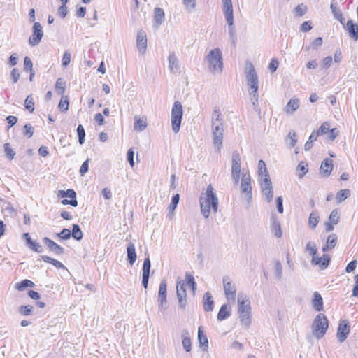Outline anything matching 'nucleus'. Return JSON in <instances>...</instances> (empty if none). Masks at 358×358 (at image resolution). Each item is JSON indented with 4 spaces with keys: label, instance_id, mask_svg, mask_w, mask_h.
<instances>
[{
    "label": "nucleus",
    "instance_id": "27",
    "mask_svg": "<svg viewBox=\"0 0 358 358\" xmlns=\"http://www.w3.org/2000/svg\"><path fill=\"white\" fill-rule=\"evenodd\" d=\"M231 315V307L227 304H223L217 316V320L222 321L227 319Z\"/></svg>",
    "mask_w": 358,
    "mask_h": 358
},
{
    "label": "nucleus",
    "instance_id": "46",
    "mask_svg": "<svg viewBox=\"0 0 358 358\" xmlns=\"http://www.w3.org/2000/svg\"><path fill=\"white\" fill-rule=\"evenodd\" d=\"M274 272L275 278L278 280H280L282 277V266L278 260L274 262Z\"/></svg>",
    "mask_w": 358,
    "mask_h": 358
},
{
    "label": "nucleus",
    "instance_id": "8",
    "mask_svg": "<svg viewBox=\"0 0 358 358\" xmlns=\"http://www.w3.org/2000/svg\"><path fill=\"white\" fill-rule=\"evenodd\" d=\"M260 186L262 193L265 196L266 201L268 203L271 202L273 198V190L269 175H264V178L260 179Z\"/></svg>",
    "mask_w": 358,
    "mask_h": 358
},
{
    "label": "nucleus",
    "instance_id": "16",
    "mask_svg": "<svg viewBox=\"0 0 358 358\" xmlns=\"http://www.w3.org/2000/svg\"><path fill=\"white\" fill-rule=\"evenodd\" d=\"M136 45L139 52L145 53L147 48V36L145 31L140 30L137 34Z\"/></svg>",
    "mask_w": 358,
    "mask_h": 358
},
{
    "label": "nucleus",
    "instance_id": "60",
    "mask_svg": "<svg viewBox=\"0 0 358 358\" xmlns=\"http://www.w3.org/2000/svg\"><path fill=\"white\" fill-rule=\"evenodd\" d=\"M57 236L61 239L67 240L70 238L71 236V231L68 229H64L61 231V232L58 233Z\"/></svg>",
    "mask_w": 358,
    "mask_h": 358
},
{
    "label": "nucleus",
    "instance_id": "48",
    "mask_svg": "<svg viewBox=\"0 0 358 358\" xmlns=\"http://www.w3.org/2000/svg\"><path fill=\"white\" fill-rule=\"evenodd\" d=\"M24 106L27 110H28L30 113H33L34 110V103L32 95H29L27 96L24 101Z\"/></svg>",
    "mask_w": 358,
    "mask_h": 358
},
{
    "label": "nucleus",
    "instance_id": "34",
    "mask_svg": "<svg viewBox=\"0 0 358 358\" xmlns=\"http://www.w3.org/2000/svg\"><path fill=\"white\" fill-rule=\"evenodd\" d=\"M41 258L44 262L52 264L57 268H65V266H64V264L62 263H61L59 261L55 259L50 257H48L47 255H42V256H41Z\"/></svg>",
    "mask_w": 358,
    "mask_h": 358
},
{
    "label": "nucleus",
    "instance_id": "31",
    "mask_svg": "<svg viewBox=\"0 0 358 358\" xmlns=\"http://www.w3.org/2000/svg\"><path fill=\"white\" fill-rule=\"evenodd\" d=\"M313 306L317 311H320L323 309V300L317 292H314Z\"/></svg>",
    "mask_w": 358,
    "mask_h": 358
},
{
    "label": "nucleus",
    "instance_id": "1",
    "mask_svg": "<svg viewBox=\"0 0 358 358\" xmlns=\"http://www.w3.org/2000/svg\"><path fill=\"white\" fill-rule=\"evenodd\" d=\"M201 212L205 218H208L210 208L213 213H217L218 208V199L212 185L207 187L205 193L201 194L199 198Z\"/></svg>",
    "mask_w": 358,
    "mask_h": 358
},
{
    "label": "nucleus",
    "instance_id": "9",
    "mask_svg": "<svg viewBox=\"0 0 358 358\" xmlns=\"http://www.w3.org/2000/svg\"><path fill=\"white\" fill-rule=\"evenodd\" d=\"M250 176L248 173L242 174L241 180V193L245 196L248 203L252 201V193Z\"/></svg>",
    "mask_w": 358,
    "mask_h": 358
},
{
    "label": "nucleus",
    "instance_id": "10",
    "mask_svg": "<svg viewBox=\"0 0 358 358\" xmlns=\"http://www.w3.org/2000/svg\"><path fill=\"white\" fill-rule=\"evenodd\" d=\"M241 162L239 153L234 151L232 153L231 178L235 185H238L240 180Z\"/></svg>",
    "mask_w": 358,
    "mask_h": 358
},
{
    "label": "nucleus",
    "instance_id": "56",
    "mask_svg": "<svg viewBox=\"0 0 358 358\" xmlns=\"http://www.w3.org/2000/svg\"><path fill=\"white\" fill-rule=\"evenodd\" d=\"M330 124L328 122H324L322 124L320 127L317 129L318 133L321 135H324L326 134H328L329 131L330 130Z\"/></svg>",
    "mask_w": 358,
    "mask_h": 358
},
{
    "label": "nucleus",
    "instance_id": "21",
    "mask_svg": "<svg viewBox=\"0 0 358 358\" xmlns=\"http://www.w3.org/2000/svg\"><path fill=\"white\" fill-rule=\"evenodd\" d=\"M346 29L348 30L350 37L355 41L358 39V25L350 20L346 23Z\"/></svg>",
    "mask_w": 358,
    "mask_h": 358
},
{
    "label": "nucleus",
    "instance_id": "44",
    "mask_svg": "<svg viewBox=\"0 0 358 358\" xmlns=\"http://www.w3.org/2000/svg\"><path fill=\"white\" fill-rule=\"evenodd\" d=\"M27 246L31 250H32L36 252H38V253H41L43 251L42 245L39 243L35 242L32 240H28Z\"/></svg>",
    "mask_w": 358,
    "mask_h": 358
},
{
    "label": "nucleus",
    "instance_id": "14",
    "mask_svg": "<svg viewBox=\"0 0 358 358\" xmlns=\"http://www.w3.org/2000/svg\"><path fill=\"white\" fill-rule=\"evenodd\" d=\"M43 243L47 246L48 249L55 255H61L64 254V249L57 243L48 237L43 238Z\"/></svg>",
    "mask_w": 358,
    "mask_h": 358
},
{
    "label": "nucleus",
    "instance_id": "18",
    "mask_svg": "<svg viewBox=\"0 0 358 358\" xmlns=\"http://www.w3.org/2000/svg\"><path fill=\"white\" fill-rule=\"evenodd\" d=\"M169 68L171 73H177L180 72L179 61L173 52L169 55Z\"/></svg>",
    "mask_w": 358,
    "mask_h": 358
},
{
    "label": "nucleus",
    "instance_id": "57",
    "mask_svg": "<svg viewBox=\"0 0 358 358\" xmlns=\"http://www.w3.org/2000/svg\"><path fill=\"white\" fill-rule=\"evenodd\" d=\"M4 150H5L7 157L9 159H13L14 158V157L15 155V152L10 148V144L8 143H6L4 144Z\"/></svg>",
    "mask_w": 358,
    "mask_h": 358
},
{
    "label": "nucleus",
    "instance_id": "52",
    "mask_svg": "<svg viewBox=\"0 0 358 358\" xmlns=\"http://www.w3.org/2000/svg\"><path fill=\"white\" fill-rule=\"evenodd\" d=\"M297 170L301 173L299 174L300 178H303L308 171V164L303 162H301L297 166Z\"/></svg>",
    "mask_w": 358,
    "mask_h": 358
},
{
    "label": "nucleus",
    "instance_id": "24",
    "mask_svg": "<svg viewBox=\"0 0 358 358\" xmlns=\"http://www.w3.org/2000/svg\"><path fill=\"white\" fill-rule=\"evenodd\" d=\"M333 169L332 160L326 158L322 162L320 166V173L326 176H329Z\"/></svg>",
    "mask_w": 358,
    "mask_h": 358
},
{
    "label": "nucleus",
    "instance_id": "23",
    "mask_svg": "<svg viewBox=\"0 0 358 358\" xmlns=\"http://www.w3.org/2000/svg\"><path fill=\"white\" fill-rule=\"evenodd\" d=\"M182 345L186 352H190L192 349V343L189 331L184 329L182 331Z\"/></svg>",
    "mask_w": 358,
    "mask_h": 358
},
{
    "label": "nucleus",
    "instance_id": "37",
    "mask_svg": "<svg viewBox=\"0 0 358 358\" xmlns=\"http://www.w3.org/2000/svg\"><path fill=\"white\" fill-rule=\"evenodd\" d=\"M176 295L178 301V308L185 310L187 304V293H178Z\"/></svg>",
    "mask_w": 358,
    "mask_h": 358
},
{
    "label": "nucleus",
    "instance_id": "26",
    "mask_svg": "<svg viewBox=\"0 0 358 358\" xmlns=\"http://www.w3.org/2000/svg\"><path fill=\"white\" fill-rule=\"evenodd\" d=\"M214 301L212 299V295L210 292L205 293L203 299V306L205 311L210 312L213 310Z\"/></svg>",
    "mask_w": 358,
    "mask_h": 358
},
{
    "label": "nucleus",
    "instance_id": "42",
    "mask_svg": "<svg viewBox=\"0 0 358 358\" xmlns=\"http://www.w3.org/2000/svg\"><path fill=\"white\" fill-rule=\"evenodd\" d=\"M220 122H223V120L221 118V112L218 108H215L211 116V124Z\"/></svg>",
    "mask_w": 358,
    "mask_h": 358
},
{
    "label": "nucleus",
    "instance_id": "33",
    "mask_svg": "<svg viewBox=\"0 0 358 358\" xmlns=\"http://www.w3.org/2000/svg\"><path fill=\"white\" fill-rule=\"evenodd\" d=\"M234 13H231V21H228L227 17L226 18V21L227 24L229 25V34L230 37L231 38L232 42L235 44L236 41V34L235 28L234 27Z\"/></svg>",
    "mask_w": 358,
    "mask_h": 358
},
{
    "label": "nucleus",
    "instance_id": "13",
    "mask_svg": "<svg viewBox=\"0 0 358 358\" xmlns=\"http://www.w3.org/2000/svg\"><path fill=\"white\" fill-rule=\"evenodd\" d=\"M350 331L349 322L347 320H341L337 329V337L340 343L344 342Z\"/></svg>",
    "mask_w": 358,
    "mask_h": 358
},
{
    "label": "nucleus",
    "instance_id": "5",
    "mask_svg": "<svg viewBox=\"0 0 358 358\" xmlns=\"http://www.w3.org/2000/svg\"><path fill=\"white\" fill-rule=\"evenodd\" d=\"M182 115L181 103L178 101H175L171 109V128L176 134L180 131Z\"/></svg>",
    "mask_w": 358,
    "mask_h": 358
},
{
    "label": "nucleus",
    "instance_id": "2",
    "mask_svg": "<svg viewBox=\"0 0 358 358\" xmlns=\"http://www.w3.org/2000/svg\"><path fill=\"white\" fill-rule=\"evenodd\" d=\"M209 71L213 74L223 71V58L221 50L216 48L211 50L206 57Z\"/></svg>",
    "mask_w": 358,
    "mask_h": 358
},
{
    "label": "nucleus",
    "instance_id": "36",
    "mask_svg": "<svg viewBox=\"0 0 358 358\" xmlns=\"http://www.w3.org/2000/svg\"><path fill=\"white\" fill-rule=\"evenodd\" d=\"M71 236L77 241H80L83 238V234L78 224H73L72 225Z\"/></svg>",
    "mask_w": 358,
    "mask_h": 358
},
{
    "label": "nucleus",
    "instance_id": "55",
    "mask_svg": "<svg viewBox=\"0 0 358 358\" xmlns=\"http://www.w3.org/2000/svg\"><path fill=\"white\" fill-rule=\"evenodd\" d=\"M146 124L140 118L135 117L134 129L138 131H143L146 128Z\"/></svg>",
    "mask_w": 358,
    "mask_h": 358
},
{
    "label": "nucleus",
    "instance_id": "20",
    "mask_svg": "<svg viewBox=\"0 0 358 358\" xmlns=\"http://www.w3.org/2000/svg\"><path fill=\"white\" fill-rule=\"evenodd\" d=\"M165 17L164 11L162 8L157 7L154 10V26L158 28L164 22Z\"/></svg>",
    "mask_w": 358,
    "mask_h": 358
},
{
    "label": "nucleus",
    "instance_id": "47",
    "mask_svg": "<svg viewBox=\"0 0 358 358\" xmlns=\"http://www.w3.org/2000/svg\"><path fill=\"white\" fill-rule=\"evenodd\" d=\"M185 279H186L187 285L189 286V287L192 289V290L194 292L195 290L196 289V283L194 280V276L189 273H185Z\"/></svg>",
    "mask_w": 358,
    "mask_h": 358
},
{
    "label": "nucleus",
    "instance_id": "19",
    "mask_svg": "<svg viewBox=\"0 0 358 358\" xmlns=\"http://www.w3.org/2000/svg\"><path fill=\"white\" fill-rule=\"evenodd\" d=\"M306 250L307 252L310 253V255H312V264H318L321 262V258H317L315 257L317 248L316 247V245L314 242L309 241L307 243L306 246Z\"/></svg>",
    "mask_w": 358,
    "mask_h": 358
},
{
    "label": "nucleus",
    "instance_id": "6",
    "mask_svg": "<svg viewBox=\"0 0 358 358\" xmlns=\"http://www.w3.org/2000/svg\"><path fill=\"white\" fill-rule=\"evenodd\" d=\"M223 287L225 296L229 302L234 303L236 295V285L230 279L229 276L223 277Z\"/></svg>",
    "mask_w": 358,
    "mask_h": 358
},
{
    "label": "nucleus",
    "instance_id": "12",
    "mask_svg": "<svg viewBox=\"0 0 358 358\" xmlns=\"http://www.w3.org/2000/svg\"><path fill=\"white\" fill-rule=\"evenodd\" d=\"M32 29L33 33L32 35L29 37V43L31 46H36L41 42L43 38V28L39 22H34Z\"/></svg>",
    "mask_w": 358,
    "mask_h": 358
},
{
    "label": "nucleus",
    "instance_id": "51",
    "mask_svg": "<svg viewBox=\"0 0 358 358\" xmlns=\"http://www.w3.org/2000/svg\"><path fill=\"white\" fill-rule=\"evenodd\" d=\"M19 312L21 315L25 316L30 315L33 312V306L30 305L21 306L19 308Z\"/></svg>",
    "mask_w": 358,
    "mask_h": 358
},
{
    "label": "nucleus",
    "instance_id": "11",
    "mask_svg": "<svg viewBox=\"0 0 358 358\" xmlns=\"http://www.w3.org/2000/svg\"><path fill=\"white\" fill-rule=\"evenodd\" d=\"M167 284L165 280H162L159 285L158 292V303L159 308L162 312H165L167 309Z\"/></svg>",
    "mask_w": 358,
    "mask_h": 358
},
{
    "label": "nucleus",
    "instance_id": "61",
    "mask_svg": "<svg viewBox=\"0 0 358 358\" xmlns=\"http://www.w3.org/2000/svg\"><path fill=\"white\" fill-rule=\"evenodd\" d=\"M24 134L28 138H31L34 134V128L30 124L24 126Z\"/></svg>",
    "mask_w": 358,
    "mask_h": 358
},
{
    "label": "nucleus",
    "instance_id": "3",
    "mask_svg": "<svg viewBox=\"0 0 358 358\" xmlns=\"http://www.w3.org/2000/svg\"><path fill=\"white\" fill-rule=\"evenodd\" d=\"M245 72L249 90H251L249 94H254L255 99L256 100V92H257L259 88L258 76L253 64L249 61L246 62Z\"/></svg>",
    "mask_w": 358,
    "mask_h": 358
},
{
    "label": "nucleus",
    "instance_id": "17",
    "mask_svg": "<svg viewBox=\"0 0 358 358\" xmlns=\"http://www.w3.org/2000/svg\"><path fill=\"white\" fill-rule=\"evenodd\" d=\"M300 106V101L298 98L293 97L289 99L284 108V111L287 115L293 114Z\"/></svg>",
    "mask_w": 358,
    "mask_h": 358
},
{
    "label": "nucleus",
    "instance_id": "45",
    "mask_svg": "<svg viewBox=\"0 0 358 358\" xmlns=\"http://www.w3.org/2000/svg\"><path fill=\"white\" fill-rule=\"evenodd\" d=\"M58 196L61 198L69 197L70 199H76V193L73 189L59 190L58 192Z\"/></svg>",
    "mask_w": 358,
    "mask_h": 358
},
{
    "label": "nucleus",
    "instance_id": "38",
    "mask_svg": "<svg viewBox=\"0 0 358 358\" xmlns=\"http://www.w3.org/2000/svg\"><path fill=\"white\" fill-rule=\"evenodd\" d=\"M319 222L318 213L317 211H313L308 218V225L311 229H315Z\"/></svg>",
    "mask_w": 358,
    "mask_h": 358
},
{
    "label": "nucleus",
    "instance_id": "29",
    "mask_svg": "<svg viewBox=\"0 0 358 358\" xmlns=\"http://www.w3.org/2000/svg\"><path fill=\"white\" fill-rule=\"evenodd\" d=\"M337 243V236L335 234H330L327 240V243L322 247V250L327 252L333 249Z\"/></svg>",
    "mask_w": 358,
    "mask_h": 358
},
{
    "label": "nucleus",
    "instance_id": "25",
    "mask_svg": "<svg viewBox=\"0 0 358 358\" xmlns=\"http://www.w3.org/2000/svg\"><path fill=\"white\" fill-rule=\"evenodd\" d=\"M271 231L274 234L277 238L282 236V230L280 222L276 216H272L271 217Z\"/></svg>",
    "mask_w": 358,
    "mask_h": 358
},
{
    "label": "nucleus",
    "instance_id": "39",
    "mask_svg": "<svg viewBox=\"0 0 358 358\" xmlns=\"http://www.w3.org/2000/svg\"><path fill=\"white\" fill-rule=\"evenodd\" d=\"M34 285H35L32 281L25 279L17 283L15 285V288L19 291H23L27 287H33Z\"/></svg>",
    "mask_w": 358,
    "mask_h": 358
},
{
    "label": "nucleus",
    "instance_id": "30",
    "mask_svg": "<svg viewBox=\"0 0 358 358\" xmlns=\"http://www.w3.org/2000/svg\"><path fill=\"white\" fill-rule=\"evenodd\" d=\"M241 325L248 328L251 324V312L238 313Z\"/></svg>",
    "mask_w": 358,
    "mask_h": 358
},
{
    "label": "nucleus",
    "instance_id": "53",
    "mask_svg": "<svg viewBox=\"0 0 358 358\" xmlns=\"http://www.w3.org/2000/svg\"><path fill=\"white\" fill-rule=\"evenodd\" d=\"M185 8L189 12L193 11L196 8V0H182Z\"/></svg>",
    "mask_w": 358,
    "mask_h": 358
},
{
    "label": "nucleus",
    "instance_id": "63",
    "mask_svg": "<svg viewBox=\"0 0 358 358\" xmlns=\"http://www.w3.org/2000/svg\"><path fill=\"white\" fill-rule=\"evenodd\" d=\"M90 159H86L81 165L80 168V175L83 176H84L87 171H88V169H89V162H90Z\"/></svg>",
    "mask_w": 358,
    "mask_h": 358
},
{
    "label": "nucleus",
    "instance_id": "49",
    "mask_svg": "<svg viewBox=\"0 0 358 358\" xmlns=\"http://www.w3.org/2000/svg\"><path fill=\"white\" fill-rule=\"evenodd\" d=\"M77 134L78 136V142L80 145H83L85 142V131L83 125L79 124L77 127Z\"/></svg>",
    "mask_w": 358,
    "mask_h": 358
},
{
    "label": "nucleus",
    "instance_id": "41",
    "mask_svg": "<svg viewBox=\"0 0 358 358\" xmlns=\"http://www.w3.org/2000/svg\"><path fill=\"white\" fill-rule=\"evenodd\" d=\"M55 90L57 92L63 96L66 90V83L62 78H58L55 83Z\"/></svg>",
    "mask_w": 358,
    "mask_h": 358
},
{
    "label": "nucleus",
    "instance_id": "43",
    "mask_svg": "<svg viewBox=\"0 0 358 358\" xmlns=\"http://www.w3.org/2000/svg\"><path fill=\"white\" fill-rule=\"evenodd\" d=\"M258 173L260 179L264 178V175H268L265 162L263 160H259L258 163Z\"/></svg>",
    "mask_w": 358,
    "mask_h": 358
},
{
    "label": "nucleus",
    "instance_id": "22",
    "mask_svg": "<svg viewBox=\"0 0 358 358\" xmlns=\"http://www.w3.org/2000/svg\"><path fill=\"white\" fill-rule=\"evenodd\" d=\"M127 255L129 263L131 265H133L136 260L137 256L136 253L135 245L132 242H130L127 245Z\"/></svg>",
    "mask_w": 358,
    "mask_h": 358
},
{
    "label": "nucleus",
    "instance_id": "59",
    "mask_svg": "<svg viewBox=\"0 0 358 358\" xmlns=\"http://www.w3.org/2000/svg\"><path fill=\"white\" fill-rule=\"evenodd\" d=\"M298 16H303L307 11V6L303 3L299 4L294 9Z\"/></svg>",
    "mask_w": 358,
    "mask_h": 358
},
{
    "label": "nucleus",
    "instance_id": "62",
    "mask_svg": "<svg viewBox=\"0 0 358 358\" xmlns=\"http://www.w3.org/2000/svg\"><path fill=\"white\" fill-rule=\"evenodd\" d=\"M151 262L150 257H148L144 259L143 264V273H150Z\"/></svg>",
    "mask_w": 358,
    "mask_h": 358
},
{
    "label": "nucleus",
    "instance_id": "28",
    "mask_svg": "<svg viewBox=\"0 0 358 358\" xmlns=\"http://www.w3.org/2000/svg\"><path fill=\"white\" fill-rule=\"evenodd\" d=\"M222 1L224 16L227 17L228 21H231V13H234L231 0H222Z\"/></svg>",
    "mask_w": 358,
    "mask_h": 358
},
{
    "label": "nucleus",
    "instance_id": "40",
    "mask_svg": "<svg viewBox=\"0 0 358 358\" xmlns=\"http://www.w3.org/2000/svg\"><path fill=\"white\" fill-rule=\"evenodd\" d=\"M350 195L349 189H341L336 195V199L338 203L347 199Z\"/></svg>",
    "mask_w": 358,
    "mask_h": 358
},
{
    "label": "nucleus",
    "instance_id": "58",
    "mask_svg": "<svg viewBox=\"0 0 358 358\" xmlns=\"http://www.w3.org/2000/svg\"><path fill=\"white\" fill-rule=\"evenodd\" d=\"M340 220L338 212L337 210H333L329 215V220L330 222L336 224Z\"/></svg>",
    "mask_w": 358,
    "mask_h": 358
},
{
    "label": "nucleus",
    "instance_id": "54",
    "mask_svg": "<svg viewBox=\"0 0 358 358\" xmlns=\"http://www.w3.org/2000/svg\"><path fill=\"white\" fill-rule=\"evenodd\" d=\"M69 102L68 97L67 96L64 97L62 96V97L59 103V105H58L59 108L62 111H66L69 109Z\"/></svg>",
    "mask_w": 358,
    "mask_h": 358
},
{
    "label": "nucleus",
    "instance_id": "15",
    "mask_svg": "<svg viewBox=\"0 0 358 358\" xmlns=\"http://www.w3.org/2000/svg\"><path fill=\"white\" fill-rule=\"evenodd\" d=\"M238 313L251 312L250 301L241 293L238 295Z\"/></svg>",
    "mask_w": 358,
    "mask_h": 358
},
{
    "label": "nucleus",
    "instance_id": "7",
    "mask_svg": "<svg viewBox=\"0 0 358 358\" xmlns=\"http://www.w3.org/2000/svg\"><path fill=\"white\" fill-rule=\"evenodd\" d=\"M212 133L213 138V144L216 150L219 152L222 146L223 141V122L211 124Z\"/></svg>",
    "mask_w": 358,
    "mask_h": 358
},
{
    "label": "nucleus",
    "instance_id": "32",
    "mask_svg": "<svg viewBox=\"0 0 358 358\" xmlns=\"http://www.w3.org/2000/svg\"><path fill=\"white\" fill-rule=\"evenodd\" d=\"M180 200V195L178 194H175L172 199L171 202L169 206V213L168 216L170 217V218H172L173 216V212L177 206V205L179 203Z\"/></svg>",
    "mask_w": 358,
    "mask_h": 358
},
{
    "label": "nucleus",
    "instance_id": "4",
    "mask_svg": "<svg viewBox=\"0 0 358 358\" xmlns=\"http://www.w3.org/2000/svg\"><path fill=\"white\" fill-rule=\"evenodd\" d=\"M328 320L323 314H318L314 319L312 324L313 335L318 339L322 338L328 329Z\"/></svg>",
    "mask_w": 358,
    "mask_h": 358
},
{
    "label": "nucleus",
    "instance_id": "64",
    "mask_svg": "<svg viewBox=\"0 0 358 358\" xmlns=\"http://www.w3.org/2000/svg\"><path fill=\"white\" fill-rule=\"evenodd\" d=\"M71 54L68 52H65L64 55H63V57H62V64L64 67H66L67 66L70 62H71Z\"/></svg>",
    "mask_w": 358,
    "mask_h": 358
},
{
    "label": "nucleus",
    "instance_id": "50",
    "mask_svg": "<svg viewBox=\"0 0 358 358\" xmlns=\"http://www.w3.org/2000/svg\"><path fill=\"white\" fill-rule=\"evenodd\" d=\"M321 262L317 265L320 266L322 270L327 268L330 263L331 258L328 255L324 254L322 257H320Z\"/></svg>",
    "mask_w": 358,
    "mask_h": 358
},
{
    "label": "nucleus",
    "instance_id": "35",
    "mask_svg": "<svg viewBox=\"0 0 358 358\" xmlns=\"http://www.w3.org/2000/svg\"><path fill=\"white\" fill-rule=\"evenodd\" d=\"M198 340L199 341L201 346L208 348V338H207L206 335L204 334L201 327H199V329H198Z\"/></svg>",
    "mask_w": 358,
    "mask_h": 358
}]
</instances>
